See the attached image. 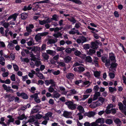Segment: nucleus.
<instances>
[{
  "mask_svg": "<svg viewBox=\"0 0 126 126\" xmlns=\"http://www.w3.org/2000/svg\"><path fill=\"white\" fill-rule=\"evenodd\" d=\"M70 92L74 94H75L77 93V91L74 89H71L70 90Z\"/></svg>",
  "mask_w": 126,
  "mask_h": 126,
  "instance_id": "53",
  "label": "nucleus"
},
{
  "mask_svg": "<svg viewBox=\"0 0 126 126\" xmlns=\"http://www.w3.org/2000/svg\"><path fill=\"white\" fill-rule=\"evenodd\" d=\"M41 36L39 33L36 35L35 37V38L36 41H38L40 40L41 39Z\"/></svg>",
  "mask_w": 126,
  "mask_h": 126,
  "instance_id": "27",
  "label": "nucleus"
},
{
  "mask_svg": "<svg viewBox=\"0 0 126 126\" xmlns=\"http://www.w3.org/2000/svg\"><path fill=\"white\" fill-rule=\"evenodd\" d=\"M39 108L40 106L38 105H36L32 109L33 110H32L31 111V113L33 114L34 113L37 112L39 110Z\"/></svg>",
  "mask_w": 126,
  "mask_h": 126,
  "instance_id": "6",
  "label": "nucleus"
},
{
  "mask_svg": "<svg viewBox=\"0 0 126 126\" xmlns=\"http://www.w3.org/2000/svg\"><path fill=\"white\" fill-rule=\"evenodd\" d=\"M96 114L95 112L93 111H90L89 112V117H91L94 116Z\"/></svg>",
  "mask_w": 126,
  "mask_h": 126,
  "instance_id": "25",
  "label": "nucleus"
},
{
  "mask_svg": "<svg viewBox=\"0 0 126 126\" xmlns=\"http://www.w3.org/2000/svg\"><path fill=\"white\" fill-rule=\"evenodd\" d=\"M48 102L49 104L52 105L54 104V101L52 99H50Z\"/></svg>",
  "mask_w": 126,
  "mask_h": 126,
  "instance_id": "58",
  "label": "nucleus"
},
{
  "mask_svg": "<svg viewBox=\"0 0 126 126\" xmlns=\"http://www.w3.org/2000/svg\"><path fill=\"white\" fill-rule=\"evenodd\" d=\"M65 51L67 53L69 54L71 52V48L69 47L66 48L65 49Z\"/></svg>",
  "mask_w": 126,
  "mask_h": 126,
  "instance_id": "45",
  "label": "nucleus"
},
{
  "mask_svg": "<svg viewBox=\"0 0 126 126\" xmlns=\"http://www.w3.org/2000/svg\"><path fill=\"white\" fill-rule=\"evenodd\" d=\"M114 122L117 125H120L121 123V121L119 118H116L114 120Z\"/></svg>",
  "mask_w": 126,
  "mask_h": 126,
  "instance_id": "18",
  "label": "nucleus"
},
{
  "mask_svg": "<svg viewBox=\"0 0 126 126\" xmlns=\"http://www.w3.org/2000/svg\"><path fill=\"white\" fill-rule=\"evenodd\" d=\"M107 57L105 56H102L101 57L102 61L104 63H105V65L106 66H109L110 65V60L109 59H107Z\"/></svg>",
  "mask_w": 126,
  "mask_h": 126,
  "instance_id": "3",
  "label": "nucleus"
},
{
  "mask_svg": "<svg viewBox=\"0 0 126 126\" xmlns=\"http://www.w3.org/2000/svg\"><path fill=\"white\" fill-rule=\"evenodd\" d=\"M99 88L98 86L97 85H96L94 87L93 90L96 91H97L98 90Z\"/></svg>",
  "mask_w": 126,
  "mask_h": 126,
  "instance_id": "50",
  "label": "nucleus"
},
{
  "mask_svg": "<svg viewBox=\"0 0 126 126\" xmlns=\"http://www.w3.org/2000/svg\"><path fill=\"white\" fill-rule=\"evenodd\" d=\"M89 45L88 44H85L84 45V48L85 49H89Z\"/></svg>",
  "mask_w": 126,
  "mask_h": 126,
  "instance_id": "57",
  "label": "nucleus"
},
{
  "mask_svg": "<svg viewBox=\"0 0 126 126\" xmlns=\"http://www.w3.org/2000/svg\"><path fill=\"white\" fill-rule=\"evenodd\" d=\"M49 34L48 32H44L43 33H39L40 35L41 36H45L48 35Z\"/></svg>",
  "mask_w": 126,
  "mask_h": 126,
  "instance_id": "38",
  "label": "nucleus"
},
{
  "mask_svg": "<svg viewBox=\"0 0 126 126\" xmlns=\"http://www.w3.org/2000/svg\"><path fill=\"white\" fill-rule=\"evenodd\" d=\"M60 96V94L58 93H57L54 95V97L57 98H59Z\"/></svg>",
  "mask_w": 126,
  "mask_h": 126,
  "instance_id": "47",
  "label": "nucleus"
},
{
  "mask_svg": "<svg viewBox=\"0 0 126 126\" xmlns=\"http://www.w3.org/2000/svg\"><path fill=\"white\" fill-rule=\"evenodd\" d=\"M2 86L3 88L7 92H8V87L5 84H4L2 85Z\"/></svg>",
  "mask_w": 126,
  "mask_h": 126,
  "instance_id": "52",
  "label": "nucleus"
},
{
  "mask_svg": "<svg viewBox=\"0 0 126 126\" xmlns=\"http://www.w3.org/2000/svg\"><path fill=\"white\" fill-rule=\"evenodd\" d=\"M46 114L47 115V117H51L52 116V112H49Z\"/></svg>",
  "mask_w": 126,
  "mask_h": 126,
  "instance_id": "54",
  "label": "nucleus"
},
{
  "mask_svg": "<svg viewBox=\"0 0 126 126\" xmlns=\"http://www.w3.org/2000/svg\"><path fill=\"white\" fill-rule=\"evenodd\" d=\"M109 76L110 78L113 79L114 78L115 76V75L114 73H110L109 74Z\"/></svg>",
  "mask_w": 126,
  "mask_h": 126,
  "instance_id": "44",
  "label": "nucleus"
},
{
  "mask_svg": "<svg viewBox=\"0 0 126 126\" xmlns=\"http://www.w3.org/2000/svg\"><path fill=\"white\" fill-rule=\"evenodd\" d=\"M9 75L8 72H5L2 74V76L3 77H7Z\"/></svg>",
  "mask_w": 126,
  "mask_h": 126,
  "instance_id": "56",
  "label": "nucleus"
},
{
  "mask_svg": "<svg viewBox=\"0 0 126 126\" xmlns=\"http://www.w3.org/2000/svg\"><path fill=\"white\" fill-rule=\"evenodd\" d=\"M123 104L121 102H119L118 103V106L119 107V109H122V108H124V107H126V100H124L122 101Z\"/></svg>",
  "mask_w": 126,
  "mask_h": 126,
  "instance_id": "4",
  "label": "nucleus"
},
{
  "mask_svg": "<svg viewBox=\"0 0 126 126\" xmlns=\"http://www.w3.org/2000/svg\"><path fill=\"white\" fill-rule=\"evenodd\" d=\"M126 107H124V108H122V109H119L121 110V111L126 115Z\"/></svg>",
  "mask_w": 126,
  "mask_h": 126,
  "instance_id": "39",
  "label": "nucleus"
},
{
  "mask_svg": "<svg viewBox=\"0 0 126 126\" xmlns=\"http://www.w3.org/2000/svg\"><path fill=\"white\" fill-rule=\"evenodd\" d=\"M13 66L14 70L16 71H17L19 70V68L18 66L15 64H13Z\"/></svg>",
  "mask_w": 126,
  "mask_h": 126,
  "instance_id": "32",
  "label": "nucleus"
},
{
  "mask_svg": "<svg viewBox=\"0 0 126 126\" xmlns=\"http://www.w3.org/2000/svg\"><path fill=\"white\" fill-rule=\"evenodd\" d=\"M86 60L87 61L90 63H91L92 61V59L90 56H86Z\"/></svg>",
  "mask_w": 126,
  "mask_h": 126,
  "instance_id": "26",
  "label": "nucleus"
},
{
  "mask_svg": "<svg viewBox=\"0 0 126 126\" xmlns=\"http://www.w3.org/2000/svg\"><path fill=\"white\" fill-rule=\"evenodd\" d=\"M9 25V24L8 23L5 22L3 24L2 26H3L5 28L7 29Z\"/></svg>",
  "mask_w": 126,
  "mask_h": 126,
  "instance_id": "43",
  "label": "nucleus"
},
{
  "mask_svg": "<svg viewBox=\"0 0 126 126\" xmlns=\"http://www.w3.org/2000/svg\"><path fill=\"white\" fill-rule=\"evenodd\" d=\"M35 116V118L36 119H40L42 117V115L39 114H36Z\"/></svg>",
  "mask_w": 126,
  "mask_h": 126,
  "instance_id": "34",
  "label": "nucleus"
},
{
  "mask_svg": "<svg viewBox=\"0 0 126 126\" xmlns=\"http://www.w3.org/2000/svg\"><path fill=\"white\" fill-rule=\"evenodd\" d=\"M91 32L93 34V36L96 39H99L98 36L97 35V34L95 33V32L93 31H91Z\"/></svg>",
  "mask_w": 126,
  "mask_h": 126,
  "instance_id": "31",
  "label": "nucleus"
},
{
  "mask_svg": "<svg viewBox=\"0 0 126 126\" xmlns=\"http://www.w3.org/2000/svg\"><path fill=\"white\" fill-rule=\"evenodd\" d=\"M17 17V15H16V14H15L12 15L10 16L8 18L7 20L8 21L9 20H10L12 18H13L14 21L16 20V18Z\"/></svg>",
  "mask_w": 126,
  "mask_h": 126,
  "instance_id": "12",
  "label": "nucleus"
},
{
  "mask_svg": "<svg viewBox=\"0 0 126 126\" xmlns=\"http://www.w3.org/2000/svg\"><path fill=\"white\" fill-rule=\"evenodd\" d=\"M26 30L28 32L30 33L31 32H32V30L28 26L26 27Z\"/></svg>",
  "mask_w": 126,
  "mask_h": 126,
  "instance_id": "60",
  "label": "nucleus"
},
{
  "mask_svg": "<svg viewBox=\"0 0 126 126\" xmlns=\"http://www.w3.org/2000/svg\"><path fill=\"white\" fill-rule=\"evenodd\" d=\"M101 73L100 71H95L94 72V75L95 77L97 78L100 76Z\"/></svg>",
  "mask_w": 126,
  "mask_h": 126,
  "instance_id": "17",
  "label": "nucleus"
},
{
  "mask_svg": "<svg viewBox=\"0 0 126 126\" xmlns=\"http://www.w3.org/2000/svg\"><path fill=\"white\" fill-rule=\"evenodd\" d=\"M41 64V63L40 61H36L35 62V64L37 67H38Z\"/></svg>",
  "mask_w": 126,
  "mask_h": 126,
  "instance_id": "35",
  "label": "nucleus"
},
{
  "mask_svg": "<svg viewBox=\"0 0 126 126\" xmlns=\"http://www.w3.org/2000/svg\"><path fill=\"white\" fill-rule=\"evenodd\" d=\"M109 57L110 60L111 61L116 62L115 56L113 53L111 52L109 53Z\"/></svg>",
  "mask_w": 126,
  "mask_h": 126,
  "instance_id": "5",
  "label": "nucleus"
},
{
  "mask_svg": "<svg viewBox=\"0 0 126 126\" xmlns=\"http://www.w3.org/2000/svg\"><path fill=\"white\" fill-rule=\"evenodd\" d=\"M10 79L11 80L13 81H16V79L15 78V75L14 74H13L10 76Z\"/></svg>",
  "mask_w": 126,
  "mask_h": 126,
  "instance_id": "42",
  "label": "nucleus"
},
{
  "mask_svg": "<svg viewBox=\"0 0 126 126\" xmlns=\"http://www.w3.org/2000/svg\"><path fill=\"white\" fill-rule=\"evenodd\" d=\"M72 59V58L68 56L65 57L64 60L65 62L66 63H68L70 62Z\"/></svg>",
  "mask_w": 126,
  "mask_h": 126,
  "instance_id": "10",
  "label": "nucleus"
},
{
  "mask_svg": "<svg viewBox=\"0 0 126 126\" xmlns=\"http://www.w3.org/2000/svg\"><path fill=\"white\" fill-rule=\"evenodd\" d=\"M67 101L65 102V104L67 106L68 108L72 110H74L76 109L77 105L74 103L73 101H71L66 100Z\"/></svg>",
  "mask_w": 126,
  "mask_h": 126,
  "instance_id": "2",
  "label": "nucleus"
},
{
  "mask_svg": "<svg viewBox=\"0 0 126 126\" xmlns=\"http://www.w3.org/2000/svg\"><path fill=\"white\" fill-rule=\"evenodd\" d=\"M110 65V68L111 69H113L114 68H116L118 65V64L116 63V62H112Z\"/></svg>",
  "mask_w": 126,
  "mask_h": 126,
  "instance_id": "7",
  "label": "nucleus"
},
{
  "mask_svg": "<svg viewBox=\"0 0 126 126\" xmlns=\"http://www.w3.org/2000/svg\"><path fill=\"white\" fill-rule=\"evenodd\" d=\"M77 109L81 113H83L85 112L84 109L83 107L81 105L78 106L77 108Z\"/></svg>",
  "mask_w": 126,
  "mask_h": 126,
  "instance_id": "9",
  "label": "nucleus"
},
{
  "mask_svg": "<svg viewBox=\"0 0 126 126\" xmlns=\"http://www.w3.org/2000/svg\"><path fill=\"white\" fill-rule=\"evenodd\" d=\"M22 98L24 99H27L28 98V96L24 93H22L21 96Z\"/></svg>",
  "mask_w": 126,
  "mask_h": 126,
  "instance_id": "23",
  "label": "nucleus"
},
{
  "mask_svg": "<svg viewBox=\"0 0 126 126\" xmlns=\"http://www.w3.org/2000/svg\"><path fill=\"white\" fill-rule=\"evenodd\" d=\"M92 91V89H87L84 92L85 94H87L90 93Z\"/></svg>",
  "mask_w": 126,
  "mask_h": 126,
  "instance_id": "41",
  "label": "nucleus"
},
{
  "mask_svg": "<svg viewBox=\"0 0 126 126\" xmlns=\"http://www.w3.org/2000/svg\"><path fill=\"white\" fill-rule=\"evenodd\" d=\"M53 74L55 75H58L60 74V72L59 70H57V71H54L52 72Z\"/></svg>",
  "mask_w": 126,
  "mask_h": 126,
  "instance_id": "51",
  "label": "nucleus"
},
{
  "mask_svg": "<svg viewBox=\"0 0 126 126\" xmlns=\"http://www.w3.org/2000/svg\"><path fill=\"white\" fill-rule=\"evenodd\" d=\"M81 53L80 51L78 50H76L75 51L74 54L76 56H79L81 54Z\"/></svg>",
  "mask_w": 126,
  "mask_h": 126,
  "instance_id": "40",
  "label": "nucleus"
},
{
  "mask_svg": "<svg viewBox=\"0 0 126 126\" xmlns=\"http://www.w3.org/2000/svg\"><path fill=\"white\" fill-rule=\"evenodd\" d=\"M28 16L27 13L24 12L21 14V17L22 19L24 20L27 18Z\"/></svg>",
  "mask_w": 126,
  "mask_h": 126,
  "instance_id": "14",
  "label": "nucleus"
},
{
  "mask_svg": "<svg viewBox=\"0 0 126 126\" xmlns=\"http://www.w3.org/2000/svg\"><path fill=\"white\" fill-rule=\"evenodd\" d=\"M27 118V117L25 116L24 114H23L21 115H20L17 117V119L20 120H22L24 118H25V119H26Z\"/></svg>",
  "mask_w": 126,
  "mask_h": 126,
  "instance_id": "16",
  "label": "nucleus"
},
{
  "mask_svg": "<svg viewBox=\"0 0 126 126\" xmlns=\"http://www.w3.org/2000/svg\"><path fill=\"white\" fill-rule=\"evenodd\" d=\"M58 40L56 38L55 39H50L48 40V42L50 44H54L57 42Z\"/></svg>",
  "mask_w": 126,
  "mask_h": 126,
  "instance_id": "13",
  "label": "nucleus"
},
{
  "mask_svg": "<svg viewBox=\"0 0 126 126\" xmlns=\"http://www.w3.org/2000/svg\"><path fill=\"white\" fill-rule=\"evenodd\" d=\"M89 95V94H85L83 95V97L82 98L83 99L82 100H84L88 98Z\"/></svg>",
  "mask_w": 126,
  "mask_h": 126,
  "instance_id": "59",
  "label": "nucleus"
},
{
  "mask_svg": "<svg viewBox=\"0 0 126 126\" xmlns=\"http://www.w3.org/2000/svg\"><path fill=\"white\" fill-rule=\"evenodd\" d=\"M98 100L102 103L104 101V99L103 97H100L99 98Z\"/></svg>",
  "mask_w": 126,
  "mask_h": 126,
  "instance_id": "62",
  "label": "nucleus"
},
{
  "mask_svg": "<svg viewBox=\"0 0 126 126\" xmlns=\"http://www.w3.org/2000/svg\"><path fill=\"white\" fill-rule=\"evenodd\" d=\"M30 97L32 98H34V100H35L38 97V94L37 93H35L33 95H31Z\"/></svg>",
  "mask_w": 126,
  "mask_h": 126,
  "instance_id": "28",
  "label": "nucleus"
},
{
  "mask_svg": "<svg viewBox=\"0 0 126 126\" xmlns=\"http://www.w3.org/2000/svg\"><path fill=\"white\" fill-rule=\"evenodd\" d=\"M59 16L56 14H54L52 16V17L51 18V19L52 20H54L55 21H58V20Z\"/></svg>",
  "mask_w": 126,
  "mask_h": 126,
  "instance_id": "15",
  "label": "nucleus"
},
{
  "mask_svg": "<svg viewBox=\"0 0 126 126\" xmlns=\"http://www.w3.org/2000/svg\"><path fill=\"white\" fill-rule=\"evenodd\" d=\"M85 70V68L82 66H80L79 67L78 73H81L83 72Z\"/></svg>",
  "mask_w": 126,
  "mask_h": 126,
  "instance_id": "24",
  "label": "nucleus"
},
{
  "mask_svg": "<svg viewBox=\"0 0 126 126\" xmlns=\"http://www.w3.org/2000/svg\"><path fill=\"white\" fill-rule=\"evenodd\" d=\"M42 56L44 59L48 60L49 58V56L46 53H44L43 54Z\"/></svg>",
  "mask_w": 126,
  "mask_h": 126,
  "instance_id": "22",
  "label": "nucleus"
},
{
  "mask_svg": "<svg viewBox=\"0 0 126 126\" xmlns=\"http://www.w3.org/2000/svg\"><path fill=\"white\" fill-rule=\"evenodd\" d=\"M91 48L94 49H90L89 52H87V54L89 55H92L93 54L95 53L96 51L94 50L98 48V46L100 45L101 46L102 45V43L98 40H96L94 42H92L91 43Z\"/></svg>",
  "mask_w": 126,
  "mask_h": 126,
  "instance_id": "1",
  "label": "nucleus"
},
{
  "mask_svg": "<svg viewBox=\"0 0 126 126\" xmlns=\"http://www.w3.org/2000/svg\"><path fill=\"white\" fill-rule=\"evenodd\" d=\"M95 122L97 123H100L101 124H103L105 122L104 119L101 118H99L96 119Z\"/></svg>",
  "mask_w": 126,
  "mask_h": 126,
  "instance_id": "11",
  "label": "nucleus"
},
{
  "mask_svg": "<svg viewBox=\"0 0 126 126\" xmlns=\"http://www.w3.org/2000/svg\"><path fill=\"white\" fill-rule=\"evenodd\" d=\"M113 107V105L111 103L110 104L108 105V106L107 107V108L108 109H110L111 108Z\"/></svg>",
  "mask_w": 126,
  "mask_h": 126,
  "instance_id": "61",
  "label": "nucleus"
},
{
  "mask_svg": "<svg viewBox=\"0 0 126 126\" xmlns=\"http://www.w3.org/2000/svg\"><path fill=\"white\" fill-rule=\"evenodd\" d=\"M39 22L40 24L42 25H44L47 23L46 21L45 20L42 21L39 20Z\"/></svg>",
  "mask_w": 126,
  "mask_h": 126,
  "instance_id": "37",
  "label": "nucleus"
},
{
  "mask_svg": "<svg viewBox=\"0 0 126 126\" xmlns=\"http://www.w3.org/2000/svg\"><path fill=\"white\" fill-rule=\"evenodd\" d=\"M114 16L116 17H119V15L118 13V11H115L114 13Z\"/></svg>",
  "mask_w": 126,
  "mask_h": 126,
  "instance_id": "49",
  "label": "nucleus"
},
{
  "mask_svg": "<svg viewBox=\"0 0 126 126\" xmlns=\"http://www.w3.org/2000/svg\"><path fill=\"white\" fill-rule=\"evenodd\" d=\"M70 112H67L66 111H64L63 114L64 117L66 118H68V116L70 115Z\"/></svg>",
  "mask_w": 126,
  "mask_h": 126,
  "instance_id": "20",
  "label": "nucleus"
},
{
  "mask_svg": "<svg viewBox=\"0 0 126 126\" xmlns=\"http://www.w3.org/2000/svg\"><path fill=\"white\" fill-rule=\"evenodd\" d=\"M74 76V75L72 73H69L68 74L66 75V77L68 79H73V77Z\"/></svg>",
  "mask_w": 126,
  "mask_h": 126,
  "instance_id": "19",
  "label": "nucleus"
},
{
  "mask_svg": "<svg viewBox=\"0 0 126 126\" xmlns=\"http://www.w3.org/2000/svg\"><path fill=\"white\" fill-rule=\"evenodd\" d=\"M80 38L82 42V43L86 42L87 41L86 38L83 36H81Z\"/></svg>",
  "mask_w": 126,
  "mask_h": 126,
  "instance_id": "30",
  "label": "nucleus"
},
{
  "mask_svg": "<svg viewBox=\"0 0 126 126\" xmlns=\"http://www.w3.org/2000/svg\"><path fill=\"white\" fill-rule=\"evenodd\" d=\"M38 75H37V77H39L40 79H43L44 77L43 74L41 73H39L38 72Z\"/></svg>",
  "mask_w": 126,
  "mask_h": 126,
  "instance_id": "48",
  "label": "nucleus"
},
{
  "mask_svg": "<svg viewBox=\"0 0 126 126\" xmlns=\"http://www.w3.org/2000/svg\"><path fill=\"white\" fill-rule=\"evenodd\" d=\"M105 122L107 124L110 125L113 123V121L111 119H107L105 121Z\"/></svg>",
  "mask_w": 126,
  "mask_h": 126,
  "instance_id": "21",
  "label": "nucleus"
},
{
  "mask_svg": "<svg viewBox=\"0 0 126 126\" xmlns=\"http://www.w3.org/2000/svg\"><path fill=\"white\" fill-rule=\"evenodd\" d=\"M55 86V85L51 86L48 89V91L50 93H52L54 91V89L52 87V86Z\"/></svg>",
  "mask_w": 126,
  "mask_h": 126,
  "instance_id": "33",
  "label": "nucleus"
},
{
  "mask_svg": "<svg viewBox=\"0 0 126 126\" xmlns=\"http://www.w3.org/2000/svg\"><path fill=\"white\" fill-rule=\"evenodd\" d=\"M77 115L79 116V120H81L83 118V116L82 115V113H79L77 114Z\"/></svg>",
  "mask_w": 126,
  "mask_h": 126,
  "instance_id": "36",
  "label": "nucleus"
},
{
  "mask_svg": "<svg viewBox=\"0 0 126 126\" xmlns=\"http://www.w3.org/2000/svg\"><path fill=\"white\" fill-rule=\"evenodd\" d=\"M65 49V48L63 47H57L56 50L57 51H62L64 50Z\"/></svg>",
  "mask_w": 126,
  "mask_h": 126,
  "instance_id": "29",
  "label": "nucleus"
},
{
  "mask_svg": "<svg viewBox=\"0 0 126 126\" xmlns=\"http://www.w3.org/2000/svg\"><path fill=\"white\" fill-rule=\"evenodd\" d=\"M47 54H52L53 53V51L50 50H48L46 51Z\"/></svg>",
  "mask_w": 126,
  "mask_h": 126,
  "instance_id": "55",
  "label": "nucleus"
},
{
  "mask_svg": "<svg viewBox=\"0 0 126 126\" xmlns=\"http://www.w3.org/2000/svg\"><path fill=\"white\" fill-rule=\"evenodd\" d=\"M84 124V126H91L90 123L88 122H85Z\"/></svg>",
  "mask_w": 126,
  "mask_h": 126,
  "instance_id": "64",
  "label": "nucleus"
},
{
  "mask_svg": "<svg viewBox=\"0 0 126 126\" xmlns=\"http://www.w3.org/2000/svg\"><path fill=\"white\" fill-rule=\"evenodd\" d=\"M111 110V112L113 114H115L116 112V110L115 109L112 108Z\"/></svg>",
  "mask_w": 126,
  "mask_h": 126,
  "instance_id": "63",
  "label": "nucleus"
},
{
  "mask_svg": "<svg viewBox=\"0 0 126 126\" xmlns=\"http://www.w3.org/2000/svg\"><path fill=\"white\" fill-rule=\"evenodd\" d=\"M62 34L60 32H58L57 33H54L53 36H54L55 38H57L60 37V38H63L62 37Z\"/></svg>",
  "mask_w": 126,
  "mask_h": 126,
  "instance_id": "8",
  "label": "nucleus"
},
{
  "mask_svg": "<svg viewBox=\"0 0 126 126\" xmlns=\"http://www.w3.org/2000/svg\"><path fill=\"white\" fill-rule=\"evenodd\" d=\"M34 116H33V117L32 116L30 118L29 120V122L31 123L34 122L35 121V119L34 118Z\"/></svg>",
  "mask_w": 126,
  "mask_h": 126,
  "instance_id": "46",
  "label": "nucleus"
}]
</instances>
